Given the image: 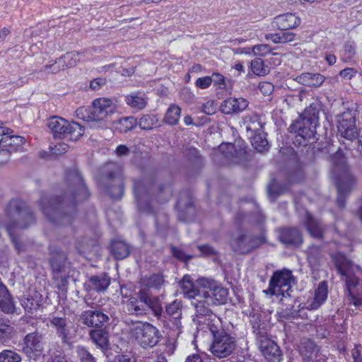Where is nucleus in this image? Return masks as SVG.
Masks as SVG:
<instances>
[{
    "label": "nucleus",
    "instance_id": "24",
    "mask_svg": "<svg viewBox=\"0 0 362 362\" xmlns=\"http://www.w3.org/2000/svg\"><path fill=\"white\" fill-rule=\"evenodd\" d=\"M247 106L248 102L243 98H230L222 103L221 110L224 114L230 115L233 112L243 111Z\"/></svg>",
    "mask_w": 362,
    "mask_h": 362
},
{
    "label": "nucleus",
    "instance_id": "21",
    "mask_svg": "<svg viewBox=\"0 0 362 362\" xmlns=\"http://www.w3.org/2000/svg\"><path fill=\"white\" fill-rule=\"evenodd\" d=\"M42 335L37 332L28 334L23 339V351L29 356L39 354L43 350Z\"/></svg>",
    "mask_w": 362,
    "mask_h": 362
},
{
    "label": "nucleus",
    "instance_id": "19",
    "mask_svg": "<svg viewBox=\"0 0 362 362\" xmlns=\"http://www.w3.org/2000/svg\"><path fill=\"white\" fill-rule=\"evenodd\" d=\"M108 319V316L100 310H85L80 316L81 322L88 327H102Z\"/></svg>",
    "mask_w": 362,
    "mask_h": 362
},
{
    "label": "nucleus",
    "instance_id": "46",
    "mask_svg": "<svg viewBox=\"0 0 362 362\" xmlns=\"http://www.w3.org/2000/svg\"><path fill=\"white\" fill-rule=\"evenodd\" d=\"M142 284L149 288H160L163 282V277L160 274H154L149 276H145L141 279Z\"/></svg>",
    "mask_w": 362,
    "mask_h": 362
},
{
    "label": "nucleus",
    "instance_id": "38",
    "mask_svg": "<svg viewBox=\"0 0 362 362\" xmlns=\"http://www.w3.org/2000/svg\"><path fill=\"white\" fill-rule=\"evenodd\" d=\"M111 252L116 259H122L129 256V246L124 241L115 240L111 245Z\"/></svg>",
    "mask_w": 362,
    "mask_h": 362
},
{
    "label": "nucleus",
    "instance_id": "11",
    "mask_svg": "<svg viewBox=\"0 0 362 362\" xmlns=\"http://www.w3.org/2000/svg\"><path fill=\"white\" fill-rule=\"evenodd\" d=\"M235 348V339L226 332H221L213 337L210 351L215 357L223 358L229 356Z\"/></svg>",
    "mask_w": 362,
    "mask_h": 362
},
{
    "label": "nucleus",
    "instance_id": "27",
    "mask_svg": "<svg viewBox=\"0 0 362 362\" xmlns=\"http://www.w3.org/2000/svg\"><path fill=\"white\" fill-rule=\"evenodd\" d=\"M243 124L250 136L259 132L263 127L261 116L255 112H251L243 118Z\"/></svg>",
    "mask_w": 362,
    "mask_h": 362
},
{
    "label": "nucleus",
    "instance_id": "17",
    "mask_svg": "<svg viewBox=\"0 0 362 362\" xmlns=\"http://www.w3.org/2000/svg\"><path fill=\"white\" fill-rule=\"evenodd\" d=\"M339 134L348 140H353L358 136L355 126V118L349 114H343L338 121Z\"/></svg>",
    "mask_w": 362,
    "mask_h": 362
},
{
    "label": "nucleus",
    "instance_id": "40",
    "mask_svg": "<svg viewBox=\"0 0 362 362\" xmlns=\"http://www.w3.org/2000/svg\"><path fill=\"white\" fill-rule=\"evenodd\" d=\"M15 334V328L12 326L10 320L0 318V341L6 342L9 341Z\"/></svg>",
    "mask_w": 362,
    "mask_h": 362
},
{
    "label": "nucleus",
    "instance_id": "37",
    "mask_svg": "<svg viewBox=\"0 0 362 362\" xmlns=\"http://www.w3.org/2000/svg\"><path fill=\"white\" fill-rule=\"evenodd\" d=\"M128 105L137 110L144 109L147 104V98L144 93H134L125 97Z\"/></svg>",
    "mask_w": 362,
    "mask_h": 362
},
{
    "label": "nucleus",
    "instance_id": "50",
    "mask_svg": "<svg viewBox=\"0 0 362 362\" xmlns=\"http://www.w3.org/2000/svg\"><path fill=\"white\" fill-rule=\"evenodd\" d=\"M252 145L259 152H263L268 146V141L265 138H262L260 134L256 133L252 136Z\"/></svg>",
    "mask_w": 362,
    "mask_h": 362
},
{
    "label": "nucleus",
    "instance_id": "10",
    "mask_svg": "<svg viewBox=\"0 0 362 362\" xmlns=\"http://www.w3.org/2000/svg\"><path fill=\"white\" fill-rule=\"evenodd\" d=\"M133 336L144 348L155 346L161 337L159 330L148 322L136 325L133 329Z\"/></svg>",
    "mask_w": 362,
    "mask_h": 362
},
{
    "label": "nucleus",
    "instance_id": "51",
    "mask_svg": "<svg viewBox=\"0 0 362 362\" xmlns=\"http://www.w3.org/2000/svg\"><path fill=\"white\" fill-rule=\"evenodd\" d=\"M54 284L55 286L62 292L66 291L68 285V278L65 276L59 275V273H54Z\"/></svg>",
    "mask_w": 362,
    "mask_h": 362
},
{
    "label": "nucleus",
    "instance_id": "22",
    "mask_svg": "<svg viewBox=\"0 0 362 362\" xmlns=\"http://www.w3.org/2000/svg\"><path fill=\"white\" fill-rule=\"evenodd\" d=\"M327 294V284L325 281H321L315 290L314 296L308 299L306 308L309 310H317L325 302Z\"/></svg>",
    "mask_w": 362,
    "mask_h": 362
},
{
    "label": "nucleus",
    "instance_id": "58",
    "mask_svg": "<svg viewBox=\"0 0 362 362\" xmlns=\"http://www.w3.org/2000/svg\"><path fill=\"white\" fill-rule=\"evenodd\" d=\"M211 76H206L198 78L195 82V86L201 89H206L211 85Z\"/></svg>",
    "mask_w": 362,
    "mask_h": 362
},
{
    "label": "nucleus",
    "instance_id": "44",
    "mask_svg": "<svg viewBox=\"0 0 362 362\" xmlns=\"http://www.w3.org/2000/svg\"><path fill=\"white\" fill-rule=\"evenodd\" d=\"M181 113V109L176 105H171L168 108L164 120L170 125H175L178 123Z\"/></svg>",
    "mask_w": 362,
    "mask_h": 362
},
{
    "label": "nucleus",
    "instance_id": "32",
    "mask_svg": "<svg viewBox=\"0 0 362 362\" xmlns=\"http://www.w3.org/2000/svg\"><path fill=\"white\" fill-rule=\"evenodd\" d=\"M299 351L305 361L317 360L319 349L314 341L311 340H305L300 343Z\"/></svg>",
    "mask_w": 362,
    "mask_h": 362
},
{
    "label": "nucleus",
    "instance_id": "20",
    "mask_svg": "<svg viewBox=\"0 0 362 362\" xmlns=\"http://www.w3.org/2000/svg\"><path fill=\"white\" fill-rule=\"evenodd\" d=\"M272 283L281 290H284V293L289 296L288 291L291 289V284L293 281V276L291 271L284 269L274 272L271 279Z\"/></svg>",
    "mask_w": 362,
    "mask_h": 362
},
{
    "label": "nucleus",
    "instance_id": "16",
    "mask_svg": "<svg viewBox=\"0 0 362 362\" xmlns=\"http://www.w3.org/2000/svg\"><path fill=\"white\" fill-rule=\"evenodd\" d=\"M136 298L143 305H146V310H151L155 316L159 318L163 313V307L157 296L151 295L146 289H141L136 293Z\"/></svg>",
    "mask_w": 362,
    "mask_h": 362
},
{
    "label": "nucleus",
    "instance_id": "55",
    "mask_svg": "<svg viewBox=\"0 0 362 362\" xmlns=\"http://www.w3.org/2000/svg\"><path fill=\"white\" fill-rule=\"evenodd\" d=\"M62 62H59V58L57 59L54 63L45 65L42 68V71L47 73L57 74L60 71L65 70V68H62Z\"/></svg>",
    "mask_w": 362,
    "mask_h": 362
},
{
    "label": "nucleus",
    "instance_id": "35",
    "mask_svg": "<svg viewBox=\"0 0 362 362\" xmlns=\"http://www.w3.org/2000/svg\"><path fill=\"white\" fill-rule=\"evenodd\" d=\"M85 56V52H79L73 51L67 52L62 57H59V62H62V68L69 69L75 66L78 62L83 61V57Z\"/></svg>",
    "mask_w": 362,
    "mask_h": 362
},
{
    "label": "nucleus",
    "instance_id": "42",
    "mask_svg": "<svg viewBox=\"0 0 362 362\" xmlns=\"http://www.w3.org/2000/svg\"><path fill=\"white\" fill-rule=\"evenodd\" d=\"M93 341L101 349L108 346V334L103 329H93L90 332Z\"/></svg>",
    "mask_w": 362,
    "mask_h": 362
},
{
    "label": "nucleus",
    "instance_id": "45",
    "mask_svg": "<svg viewBox=\"0 0 362 362\" xmlns=\"http://www.w3.org/2000/svg\"><path fill=\"white\" fill-rule=\"evenodd\" d=\"M137 124L136 119L134 117H127L120 119L117 123L116 129L122 133H126L133 129Z\"/></svg>",
    "mask_w": 362,
    "mask_h": 362
},
{
    "label": "nucleus",
    "instance_id": "57",
    "mask_svg": "<svg viewBox=\"0 0 362 362\" xmlns=\"http://www.w3.org/2000/svg\"><path fill=\"white\" fill-rule=\"evenodd\" d=\"M216 105L214 100H208L202 105V112L206 115H212L216 112Z\"/></svg>",
    "mask_w": 362,
    "mask_h": 362
},
{
    "label": "nucleus",
    "instance_id": "52",
    "mask_svg": "<svg viewBox=\"0 0 362 362\" xmlns=\"http://www.w3.org/2000/svg\"><path fill=\"white\" fill-rule=\"evenodd\" d=\"M155 117L153 116L146 115L140 118L139 122V126L141 129L148 130L152 129L155 124Z\"/></svg>",
    "mask_w": 362,
    "mask_h": 362
},
{
    "label": "nucleus",
    "instance_id": "33",
    "mask_svg": "<svg viewBox=\"0 0 362 362\" xmlns=\"http://www.w3.org/2000/svg\"><path fill=\"white\" fill-rule=\"evenodd\" d=\"M179 284L185 297L195 298L197 296L199 298L202 296L199 294L200 291L197 289V286L193 284L189 275H185Z\"/></svg>",
    "mask_w": 362,
    "mask_h": 362
},
{
    "label": "nucleus",
    "instance_id": "12",
    "mask_svg": "<svg viewBox=\"0 0 362 362\" xmlns=\"http://www.w3.org/2000/svg\"><path fill=\"white\" fill-rule=\"evenodd\" d=\"M3 123L0 122V156L8 157V152L16 151L21 149L25 143V138L20 136L13 135V130L2 126ZM4 161L0 160V163Z\"/></svg>",
    "mask_w": 362,
    "mask_h": 362
},
{
    "label": "nucleus",
    "instance_id": "8",
    "mask_svg": "<svg viewBox=\"0 0 362 362\" xmlns=\"http://www.w3.org/2000/svg\"><path fill=\"white\" fill-rule=\"evenodd\" d=\"M47 126L56 138H69L70 140L76 141L84 134V129L80 124L69 122L62 117L50 118Z\"/></svg>",
    "mask_w": 362,
    "mask_h": 362
},
{
    "label": "nucleus",
    "instance_id": "49",
    "mask_svg": "<svg viewBox=\"0 0 362 362\" xmlns=\"http://www.w3.org/2000/svg\"><path fill=\"white\" fill-rule=\"evenodd\" d=\"M21 355L15 351L5 349L0 352V362H21Z\"/></svg>",
    "mask_w": 362,
    "mask_h": 362
},
{
    "label": "nucleus",
    "instance_id": "15",
    "mask_svg": "<svg viewBox=\"0 0 362 362\" xmlns=\"http://www.w3.org/2000/svg\"><path fill=\"white\" fill-rule=\"evenodd\" d=\"M259 349L264 358L270 362H280L281 360V351L279 346L264 335L258 337Z\"/></svg>",
    "mask_w": 362,
    "mask_h": 362
},
{
    "label": "nucleus",
    "instance_id": "3",
    "mask_svg": "<svg viewBox=\"0 0 362 362\" xmlns=\"http://www.w3.org/2000/svg\"><path fill=\"white\" fill-rule=\"evenodd\" d=\"M160 175H156L155 177L146 180L145 182L140 180L134 182V192L141 210L148 211L150 209L148 202L151 192L157 194V198L160 203L168 201L171 197L172 190L170 186H162L158 183Z\"/></svg>",
    "mask_w": 362,
    "mask_h": 362
},
{
    "label": "nucleus",
    "instance_id": "59",
    "mask_svg": "<svg viewBox=\"0 0 362 362\" xmlns=\"http://www.w3.org/2000/svg\"><path fill=\"white\" fill-rule=\"evenodd\" d=\"M211 83L214 82V85L219 86L220 88H223L226 86L225 77L219 73H214L211 76Z\"/></svg>",
    "mask_w": 362,
    "mask_h": 362
},
{
    "label": "nucleus",
    "instance_id": "28",
    "mask_svg": "<svg viewBox=\"0 0 362 362\" xmlns=\"http://www.w3.org/2000/svg\"><path fill=\"white\" fill-rule=\"evenodd\" d=\"M110 284V278L106 274L93 276L85 284L87 291H95L98 292L104 291Z\"/></svg>",
    "mask_w": 362,
    "mask_h": 362
},
{
    "label": "nucleus",
    "instance_id": "53",
    "mask_svg": "<svg viewBox=\"0 0 362 362\" xmlns=\"http://www.w3.org/2000/svg\"><path fill=\"white\" fill-rule=\"evenodd\" d=\"M218 151L226 157L230 158L234 156V153H237L235 146L233 144H223L219 146Z\"/></svg>",
    "mask_w": 362,
    "mask_h": 362
},
{
    "label": "nucleus",
    "instance_id": "60",
    "mask_svg": "<svg viewBox=\"0 0 362 362\" xmlns=\"http://www.w3.org/2000/svg\"><path fill=\"white\" fill-rule=\"evenodd\" d=\"M267 294H270L272 296H282L283 297H286L284 293V290H281L280 288H277V287L274 285V283L270 280L269 288L267 290L264 291Z\"/></svg>",
    "mask_w": 362,
    "mask_h": 362
},
{
    "label": "nucleus",
    "instance_id": "31",
    "mask_svg": "<svg viewBox=\"0 0 362 362\" xmlns=\"http://www.w3.org/2000/svg\"><path fill=\"white\" fill-rule=\"evenodd\" d=\"M41 297L40 293L35 291L32 293L22 297L21 305L27 312L33 313L41 304Z\"/></svg>",
    "mask_w": 362,
    "mask_h": 362
},
{
    "label": "nucleus",
    "instance_id": "61",
    "mask_svg": "<svg viewBox=\"0 0 362 362\" xmlns=\"http://www.w3.org/2000/svg\"><path fill=\"white\" fill-rule=\"evenodd\" d=\"M68 150L69 146L63 142H59L52 148V153L57 156L65 153Z\"/></svg>",
    "mask_w": 362,
    "mask_h": 362
},
{
    "label": "nucleus",
    "instance_id": "62",
    "mask_svg": "<svg viewBox=\"0 0 362 362\" xmlns=\"http://www.w3.org/2000/svg\"><path fill=\"white\" fill-rule=\"evenodd\" d=\"M214 281L213 280L206 278H199L197 281V285L208 290L212 288L214 286Z\"/></svg>",
    "mask_w": 362,
    "mask_h": 362
},
{
    "label": "nucleus",
    "instance_id": "64",
    "mask_svg": "<svg viewBox=\"0 0 362 362\" xmlns=\"http://www.w3.org/2000/svg\"><path fill=\"white\" fill-rule=\"evenodd\" d=\"M208 357L204 355L202 356L200 354H192L189 356L186 360L185 362H206L208 361Z\"/></svg>",
    "mask_w": 362,
    "mask_h": 362
},
{
    "label": "nucleus",
    "instance_id": "63",
    "mask_svg": "<svg viewBox=\"0 0 362 362\" xmlns=\"http://www.w3.org/2000/svg\"><path fill=\"white\" fill-rule=\"evenodd\" d=\"M361 349V345H355V347L352 349L351 356L354 360L353 362H362Z\"/></svg>",
    "mask_w": 362,
    "mask_h": 362
},
{
    "label": "nucleus",
    "instance_id": "6",
    "mask_svg": "<svg viewBox=\"0 0 362 362\" xmlns=\"http://www.w3.org/2000/svg\"><path fill=\"white\" fill-rule=\"evenodd\" d=\"M115 112V106L110 99L97 98L89 107H80L76 110L77 118L86 122H101Z\"/></svg>",
    "mask_w": 362,
    "mask_h": 362
},
{
    "label": "nucleus",
    "instance_id": "1",
    "mask_svg": "<svg viewBox=\"0 0 362 362\" xmlns=\"http://www.w3.org/2000/svg\"><path fill=\"white\" fill-rule=\"evenodd\" d=\"M66 177L70 188V194H66L62 200H59L58 197H46L40 200L44 214L50 221L59 226L71 224L76 203L86 200L89 197L88 191L77 169L68 170Z\"/></svg>",
    "mask_w": 362,
    "mask_h": 362
},
{
    "label": "nucleus",
    "instance_id": "5",
    "mask_svg": "<svg viewBox=\"0 0 362 362\" xmlns=\"http://www.w3.org/2000/svg\"><path fill=\"white\" fill-rule=\"evenodd\" d=\"M6 216V228L13 242V234L16 229H25L35 223V218L30 209L24 202L18 199L9 202Z\"/></svg>",
    "mask_w": 362,
    "mask_h": 362
},
{
    "label": "nucleus",
    "instance_id": "4",
    "mask_svg": "<svg viewBox=\"0 0 362 362\" xmlns=\"http://www.w3.org/2000/svg\"><path fill=\"white\" fill-rule=\"evenodd\" d=\"M332 176L335 180L338 191L337 203L340 208L345 206V196L355 185V180L349 172L341 151H337L332 157Z\"/></svg>",
    "mask_w": 362,
    "mask_h": 362
},
{
    "label": "nucleus",
    "instance_id": "56",
    "mask_svg": "<svg viewBox=\"0 0 362 362\" xmlns=\"http://www.w3.org/2000/svg\"><path fill=\"white\" fill-rule=\"evenodd\" d=\"M271 52V49L268 45L261 44L255 45L252 47V52L255 55L265 56Z\"/></svg>",
    "mask_w": 362,
    "mask_h": 362
},
{
    "label": "nucleus",
    "instance_id": "18",
    "mask_svg": "<svg viewBox=\"0 0 362 362\" xmlns=\"http://www.w3.org/2000/svg\"><path fill=\"white\" fill-rule=\"evenodd\" d=\"M228 291L227 288L214 286L212 288L203 291L199 298H205L208 305L224 304Z\"/></svg>",
    "mask_w": 362,
    "mask_h": 362
},
{
    "label": "nucleus",
    "instance_id": "30",
    "mask_svg": "<svg viewBox=\"0 0 362 362\" xmlns=\"http://www.w3.org/2000/svg\"><path fill=\"white\" fill-rule=\"evenodd\" d=\"M296 81L303 86L319 87L325 81V76L320 74L306 72L296 76Z\"/></svg>",
    "mask_w": 362,
    "mask_h": 362
},
{
    "label": "nucleus",
    "instance_id": "41",
    "mask_svg": "<svg viewBox=\"0 0 362 362\" xmlns=\"http://www.w3.org/2000/svg\"><path fill=\"white\" fill-rule=\"evenodd\" d=\"M127 310L130 315H142L146 314V305H143L137 298H131L127 302Z\"/></svg>",
    "mask_w": 362,
    "mask_h": 362
},
{
    "label": "nucleus",
    "instance_id": "26",
    "mask_svg": "<svg viewBox=\"0 0 362 362\" xmlns=\"http://www.w3.org/2000/svg\"><path fill=\"white\" fill-rule=\"evenodd\" d=\"M279 240L286 245H299L302 243L300 233L296 228H284L279 233Z\"/></svg>",
    "mask_w": 362,
    "mask_h": 362
},
{
    "label": "nucleus",
    "instance_id": "14",
    "mask_svg": "<svg viewBox=\"0 0 362 362\" xmlns=\"http://www.w3.org/2000/svg\"><path fill=\"white\" fill-rule=\"evenodd\" d=\"M49 322L55 329L57 335L61 339L62 343L69 344L75 336L76 330L69 319L53 316L50 318Z\"/></svg>",
    "mask_w": 362,
    "mask_h": 362
},
{
    "label": "nucleus",
    "instance_id": "13",
    "mask_svg": "<svg viewBox=\"0 0 362 362\" xmlns=\"http://www.w3.org/2000/svg\"><path fill=\"white\" fill-rule=\"evenodd\" d=\"M107 180L112 181L108 189L110 196L114 199H120L124 192V184L121 169L114 163L107 164Z\"/></svg>",
    "mask_w": 362,
    "mask_h": 362
},
{
    "label": "nucleus",
    "instance_id": "43",
    "mask_svg": "<svg viewBox=\"0 0 362 362\" xmlns=\"http://www.w3.org/2000/svg\"><path fill=\"white\" fill-rule=\"evenodd\" d=\"M205 320L206 322H202V324L207 325L213 334V337H214L216 334H221V332H226L222 329L221 320L217 315L214 314L211 315L210 317L206 318Z\"/></svg>",
    "mask_w": 362,
    "mask_h": 362
},
{
    "label": "nucleus",
    "instance_id": "23",
    "mask_svg": "<svg viewBox=\"0 0 362 362\" xmlns=\"http://www.w3.org/2000/svg\"><path fill=\"white\" fill-rule=\"evenodd\" d=\"M300 18L295 13H286L276 16L273 23L282 30L293 29L300 24Z\"/></svg>",
    "mask_w": 362,
    "mask_h": 362
},
{
    "label": "nucleus",
    "instance_id": "36",
    "mask_svg": "<svg viewBox=\"0 0 362 362\" xmlns=\"http://www.w3.org/2000/svg\"><path fill=\"white\" fill-rule=\"evenodd\" d=\"M305 225L313 237L320 238L322 236L323 229L321 223L319 221L314 219L308 212L305 214Z\"/></svg>",
    "mask_w": 362,
    "mask_h": 362
},
{
    "label": "nucleus",
    "instance_id": "9",
    "mask_svg": "<svg viewBox=\"0 0 362 362\" xmlns=\"http://www.w3.org/2000/svg\"><path fill=\"white\" fill-rule=\"evenodd\" d=\"M263 243L264 239L260 236L241 232L232 237L230 245L237 254L244 255L259 247Z\"/></svg>",
    "mask_w": 362,
    "mask_h": 362
},
{
    "label": "nucleus",
    "instance_id": "2",
    "mask_svg": "<svg viewBox=\"0 0 362 362\" xmlns=\"http://www.w3.org/2000/svg\"><path fill=\"white\" fill-rule=\"evenodd\" d=\"M333 261L338 272L345 277L346 292L345 300L349 305L356 308L362 305V295L359 293L360 285L358 278L354 274V267L351 262L341 253L332 256Z\"/></svg>",
    "mask_w": 362,
    "mask_h": 362
},
{
    "label": "nucleus",
    "instance_id": "25",
    "mask_svg": "<svg viewBox=\"0 0 362 362\" xmlns=\"http://www.w3.org/2000/svg\"><path fill=\"white\" fill-rule=\"evenodd\" d=\"M192 305L196 310V315L194 318V321L199 325H200L202 322H206L205 319L210 317L211 315H214L209 308L210 305H208L205 301V298H194V300L192 301Z\"/></svg>",
    "mask_w": 362,
    "mask_h": 362
},
{
    "label": "nucleus",
    "instance_id": "48",
    "mask_svg": "<svg viewBox=\"0 0 362 362\" xmlns=\"http://www.w3.org/2000/svg\"><path fill=\"white\" fill-rule=\"evenodd\" d=\"M267 38H270L274 43H287L293 42L296 38V35L291 32H284L270 35V37L267 36Z\"/></svg>",
    "mask_w": 362,
    "mask_h": 362
},
{
    "label": "nucleus",
    "instance_id": "54",
    "mask_svg": "<svg viewBox=\"0 0 362 362\" xmlns=\"http://www.w3.org/2000/svg\"><path fill=\"white\" fill-rule=\"evenodd\" d=\"M76 352L81 362H95L94 357L83 346H77Z\"/></svg>",
    "mask_w": 362,
    "mask_h": 362
},
{
    "label": "nucleus",
    "instance_id": "7",
    "mask_svg": "<svg viewBox=\"0 0 362 362\" xmlns=\"http://www.w3.org/2000/svg\"><path fill=\"white\" fill-rule=\"evenodd\" d=\"M318 123V110L315 105H310L304 115L295 120L289 127L290 132L296 133L303 139L314 137Z\"/></svg>",
    "mask_w": 362,
    "mask_h": 362
},
{
    "label": "nucleus",
    "instance_id": "47",
    "mask_svg": "<svg viewBox=\"0 0 362 362\" xmlns=\"http://www.w3.org/2000/svg\"><path fill=\"white\" fill-rule=\"evenodd\" d=\"M250 68L252 71L257 76H265L269 72L268 66H267L263 60L257 58L251 62Z\"/></svg>",
    "mask_w": 362,
    "mask_h": 362
},
{
    "label": "nucleus",
    "instance_id": "34",
    "mask_svg": "<svg viewBox=\"0 0 362 362\" xmlns=\"http://www.w3.org/2000/svg\"><path fill=\"white\" fill-rule=\"evenodd\" d=\"M182 305L181 301L175 300L165 308L166 313L174 318L173 325L175 327L180 329L182 327L181 316H182Z\"/></svg>",
    "mask_w": 362,
    "mask_h": 362
},
{
    "label": "nucleus",
    "instance_id": "29",
    "mask_svg": "<svg viewBox=\"0 0 362 362\" xmlns=\"http://www.w3.org/2000/svg\"><path fill=\"white\" fill-rule=\"evenodd\" d=\"M0 309L4 313L11 314L15 310L13 298L7 287L0 280Z\"/></svg>",
    "mask_w": 362,
    "mask_h": 362
},
{
    "label": "nucleus",
    "instance_id": "39",
    "mask_svg": "<svg viewBox=\"0 0 362 362\" xmlns=\"http://www.w3.org/2000/svg\"><path fill=\"white\" fill-rule=\"evenodd\" d=\"M66 255L62 251L52 253L50 265L54 273H60L65 267Z\"/></svg>",
    "mask_w": 362,
    "mask_h": 362
}]
</instances>
